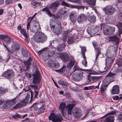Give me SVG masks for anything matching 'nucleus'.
Masks as SVG:
<instances>
[{
    "instance_id": "51",
    "label": "nucleus",
    "mask_w": 122,
    "mask_h": 122,
    "mask_svg": "<svg viewBox=\"0 0 122 122\" xmlns=\"http://www.w3.org/2000/svg\"><path fill=\"white\" fill-rule=\"evenodd\" d=\"M0 89L2 92V94H3L5 93L8 92V88H5L4 87H1L0 88Z\"/></svg>"
},
{
    "instance_id": "20",
    "label": "nucleus",
    "mask_w": 122,
    "mask_h": 122,
    "mask_svg": "<svg viewBox=\"0 0 122 122\" xmlns=\"http://www.w3.org/2000/svg\"><path fill=\"white\" fill-rule=\"evenodd\" d=\"M86 19V17L83 14H81L78 18L77 21L79 23H82Z\"/></svg>"
},
{
    "instance_id": "10",
    "label": "nucleus",
    "mask_w": 122,
    "mask_h": 122,
    "mask_svg": "<svg viewBox=\"0 0 122 122\" xmlns=\"http://www.w3.org/2000/svg\"><path fill=\"white\" fill-rule=\"evenodd\" d=\"M17 97L11 100H6L5 101L4 104L5 107L8 108L11 106L14 105L16 102V99Z\"/></svg>"
},
{
    "instance_id": "21",
    "label": "nucleus",
    "mask_w": 122,
    "mask_h": 122,
    "mask_svg": "<svg viewBox=\"0 0 122 122\" xmlns=\"http://www.w3.org/2000/svg\"><path fill=\"white\" fill-rule=\"evenodd\" d=\"M119 86L117 85L114 86H113L111 93L113 94H118L119 93Z\"/></svg>"
},
{
    "instance_id": "53",
    "label": "nucleus",
    "mask_w": 122,
    "mask_h": 122,
    "mask_svg": "<svg viewBox=\"0 0 122 122\" xmlns=\"http://www.w3.org/2000/svg\"><path fill=\"white\" fill-rule=\"evenodd\" d=\"M30 86L32 89H33L34 90H37L38 88V86L36 85H30Z\"/></svg>"
},
{
    "instance_id": "11",
    "label": "nucleus",
    "mask_w": 122,
    "mask_h": 122,
    "mask_svg": "<svg viewBox=\"0 0 122 122\" xmlns=\"http://www.w3.org/2000/svg\"><path fill=\"white\" fill-rule=\"evenodd\" d=\"M109 41L112 42L115 45L118 46L120 41V38L117 36L114 35L109 37Z\"/></svg>"
},
{
    "instance_id": "46",
    "label": "nucleus",
    "mask_w": 122,
    "mask_h": 122,
    "mask_svg": "<svg viewBox=\"0 0 122 122\" xmlns=\"http://www.w3.org/2000/svg\"><path fill=\"white\" fill-rule=\"evenodd\" d=\"M48 63L51 67L54 68L55 62L52 61H50L48 62Z\"/></svg>"
},
{
    "instance_id": "45",
    "label": "nucleus",
    "mask_w": 122,
    "mask_h": 122,
    "mask_svg": "<svg viewBox=\"0 0 122 122\" xmlns=\"http://www.w3.org/2000/svg\"><path fill=\"white\" fill-rule=\"evenodd\" d=\"M31 4L33 5L36 6H40L41 5V2H38L36 1H32L31 2Z\"/></svg>"
},
{
    "instance_id": "64",
    "label": "nucleus",
    "mask_w": 122,
    "mask_h": 122,
    "mask_svg": "<svg viewBox=\"0 0 122 122\" xmlns=\"http://www.w3.org/2000/svg\"><path fill=\"white\" fill-rule=\"evenodd\" d=\"M13 1V0H6L5 3L7 5L10 4L12 3Z\"/></svg>"
},
{
    "instance_id": "58",
    "label": "nucleus",
    "mask_w": 122,
    "mask_h": 122,
    "mask_svg": "<svg viewBox=\"0 0 122 122\" xmlns=\"http://www.w3.org/2000/svg\"><path fill=\"white\" fill-rule=\"evenodd\" d=\"M56 26H57V27H58L62 28L61 25V23L59 21H57L56 22L55 27H56Z\"/></svg>"
},
{
    "instance_id": "22",
    "label": "nucleus",
    "mask_w": 122,
    "mask_h": 122,
    "mask_svg": "<svg viewBox=\"0 0 122 122\" xmlns=\"http://www.w3.org/2000/svg\"><path fill=\"white\" fill-rule=\"evenodd\" d=\"M94 28V26L92 25L89 27L87 29V31L88 33L90 35H93L94 34V30L93 29Z\"/></svg>"
},
{
    "instance_id": "9",
    "label": "nucleus",
    "mask_w": 122,
    "mask_h": 122,
    "mask_svg": "<svg viewBox=\"0 0 122 122\" xmlns=\"http://www.w3.org/2000/svg\"><path fill=\"white\" fill-rule=\"evenodd\" d=\"M58 57L61 59L63 61L66 62L70 61L69 56L66 52H63L58 54Z\"/></svg>"
},
{
    "instance_id": "31",
    "label": "nucleus",
    "mask_w": 122,
    "mask_h": 122,
    "mask_svg": "<svg viewBox=\"0 0 122 122\" xmlns=\"http://www.w3.org/2000/svg\"><path fill=\"white\" fill-rule=\"evenodd\" d=\"M22 53L25 56H28L30 54H28L27 50L25 47H23L22 50Z\"/></svg>"
},
{
    "instance_id": "7",
    "label": "nucleus",
    "mask_w": 122,
    "mask_h": 122,
    "mask_svg": "<svg viewBox=\"0 0 122 122\" xmlns=\"http://www.w3.org/2000/svg\"><path fill=\"white\" fill-rule=\"evenodd\" d=\"M115 75L114 73L110 72L106 76V78L103 80V82L109 84L114 81L113 77Z\"/></svg>"
},
{
    "instance_id": "32",
    "label": "nucleus",
    "mask_w": 122,
    "mask_h": 122,
    "mask_svg": "<svg viewBox=\"0 0 122 122\" xmlns=\"http://www.w3.org/2000/svg\"><path fill=\"white\" fill-rule=\"evenodd\" d=\"M73 71L75 72L76 70H86L88 71L91 72V70L90 69L85 70L84 69H82L79 67L77 66L76 65H75L73 67Z\"/></svg>"
},
{
    "instance_id": "43",
    "label": "nucleus",
    "mask_w": 122,
    "mask_h": 122,
    "mask_svg": "<svg viewBox=\"0 0 122 122\" xmlns=\"http://www.w3.org/2000/svg\"><path fill=\"white\" fill-rule=\"evenodd\" d=\"M70 89L74 91H77V89L76 87V85L74 84H72L70 86Z\"/></svg>"
},
{
    "instance_id": "15",
    "label": "nucleus",
    "mask_w": 122,
    "mask_h": 122,
    "mask_svg": "<svg viewBox=\"0 0 122 122\" xmlns=\"http://www.w3.org/2000/svg\"><path fill=\"white\" fill-rule=\"evenodd\" d=\"M73 113L74 116L77 118H80L81 115V110L79 108H75L73 110Z\"/></svg>"
},
{
    "instance_id": "3",
    "label": "nucleus",
    "mask_w": 122,
    "mask_h": 122,
    "mask_svg": "<svg viewBox=\"0 0 122 122\" xmlns=\"http://www.w3.org/2000/svg\"><path fill=\"white\" fill-rule=\"evenodd\" d=\"M75 63V60L74 59L71 57L70 60V62L68 63L67 67L65 66L62 67L60 69L58 70V71L60 72H62L65 74H67L68 73V68H70L72 67L74 65Z\"/></svg>"
},
{
    "instance_id": "29",
    "label": "nucleus",
    "mask_w": 122,
    "mask_h": 122,
    "mask_svg": "<svg viewBox=\"0 0 122 122\" xmlns=\"http://www.w3.org/2000/svg\"><path fill=\"white\" fill-rule=\"evenodd\" d=\"M65 46L64 43H62L61 45H59L57 47V49L59 52H61L64 50Z\"/></svg>"
},
{
    "instance_id": "63",
    "label": "nucleus",
    "mask_w": 122,
    "mask_h": 122,
    "mask_svg": "<svg viewBox=\"0 0 122 122\" xmlns=\"http://www.w3.org/2000/svg\"><path fill=\"white\" fill-rule=\"evenodd\" d=\"M7 36H5L3 35H0V39L3 40L4 41L5 38H6Z\"/></svg>"
},
{
    "instance_id": "16",
    "label": "nucleus",
    "mask_w": 122,
    "mask_h": 122,
    "mask_svg": "<svg viewBox=\"0 0 122 122\" xmlns=\"http://www.w3.org/2000/svg\"><path fill=\"white\" fill-rule=\"evenodd\" d=\"M20 49V45L17 43H15L11 46V50H10L9 52L10 54L13 53L14 52L19 50Z\"/></svg>"
},
{
    "instance_id": "26",
    "label": "nucleus",
    "mask_w": 122,
    "mask_h": 122,
    "mask_svg": "<svg viewBox=\"0 0 122 122\" xmlns=\"http://www.w3.org/2000/svg\"><path fill=\"white\" fill-rule=\"evenodd\" d=\"M88 4L94 6L95 5L96 0H84Z\"/></svg>"
},
{
    "instance_id": "47",
    "label": "nucleus",
    "mask_w": 122,
    "mask_h": 122,
    "mask_svg": "<svg viewBox=\"0 0 122 122\" xmlns=\"http://www.w3.org/2000/svg\"><path fill=\"white\" fill-rule=\"evenodd\" d=\"M20 32L25 37L27 36V34L26 30L24 29H22L20 30Z\"/></svg>"
},
{
    "instance_id": "1",
    "label": "nucleus",
    "mask_w": 122,
    "mask_h": 122,
    "mask_svg": "<svg viewBox=\"0 0 122 122\" xmlns=\"http://www.w3.org/2000/svg\"><path fill=\"white\" fill-rule=\"evenodd\" d=\"M34 40L38 43H43L47 40V37L41 32H36L33 36Z\"/></svg>"
},
{
    "instance_id": "25",
    "label": "nucleus",
    "mask_w": 122,
    "mask_h": 122,
    "mask_svg": "<svg viewBox=\"0 0 122 122\" xmlns=\"http://www.w3.org/2000/svg\"><path fill=\"white\" fill-rule=\"evenodd\" d=\"M96 18V17L93 15L92 16L89 15L88 17V21L90 23H94L95 22Z\"/></svg>"
},
{
    "instance_id": "24",
    "label": "nucleus",
    "mask_w": 122,
    "mask_h": 122,
    "mask_svg": "<svg viewBox=\"0 0 122 122\" xmlns=\"http://www.w3.org/2000/svg\"><path fill=\"white\" fill-rule=\"evenodd\" d=\"M103 83L104 84H103L102 85L101 87V91L102 93H104V92L107 88L108 85L109 84H108L107 83Z\"/></svg>"
},
{
    "instance_id": "38",
    "label": "nucleus",
    "mask_w": 122,
    "mask_h": 122,
    "mask_svg": "<svg viewBox=\"0 0 122 122\" xmlns=\"http://www.w3.org/2000/svg\"><path fill=\"white\" fill-rule=\"evenodd\" d=\"M32 61V58L31 57H29L28 60L25 62V64L27 66H29L30 65L31 63V61Z\"/></svg>"
},
{
    "instance_id": "14",
    "label": "nucleus",
    "mask_w": 122,
    "mask_h": 122,
    "mask_svg": "<svg viewBox=\"0 0 122 122\" xmlns=\"http://www.w3.org/2000/svg\"><path fill=\"white\" fill-rule=\"evenodd\" d=\"M50 27L51 29L56 35H58L61 33L62 28L58 27L56 26L55 27L53 25H50Z\"/></svg>"
},
{
    "instance_id": "17",
    "label": "nucleus",
    "mask_w": 122,
    "mask_h": 122,
    "mask_svg": "<svg viewBox=\"0 0 122 122\" xmlns=\"http://www.w3.org/2000/svg\"><path fill=\"white\" fill-rule=\"evenodd\" d=\"M83 77V73L82 72L76 73L74 74L73 76V78L74 80L77 81L81 80Z\"/></svg>"
},
{
    "instance_id": "40",
    "label": "nucleus",
    "mask_w": 122,
    "mask_h": 122,
    "mask_svg": "<svg viewBox=\"0 0 122 122\" xmlns=\"http://www.w3.org/2000/svg\"><path fill=\"white\" fill-rule=\"evenodd\" d=\"M59 84L64 86H66L68 85V83L62 80H60L58 81Z\"/></svg>"
},
{
    "instance_id": "48",
    "label": "nucleus",
    "mask_w": 122,
    "mask_h": 122,
    "mask_svg": "<svg viewBox=\"0 0 122 122\" xmlns=\"http://www.w3.org/2000/svg\"><path fill=\"white\" fill-rule=\"evenodd\" d=\"M94 30V34L95 33L98 32L100 30V28L99 26H96V27L94 26V28L93 29Z\"/></svg>"
},
{
    "instance_id": "52",
    "label": "nucleus",
    "mask_w": 122,
    "mask_h": 122,
    "mask_svg": "<svg viewBox=\"0 0 122 122\" xmlns=\"http://www.w3.org/2000/svg\"><path fill=\"white\" fill-rule=\"evenodd\" d=\"M65 13V10L63 9H60L58 11L59 15H61L64 14Z\"/></svg>"
},
{
    "instance_id": "60",
    "label": "nucleus",
    "mask_w": 122,
    "mask_h": 122,
    "mask_svg": "<svg viewBox=\"0 0 122 122\" xmlns=\"http://www.w3.org/2000/svg\"><path fill=\"white\" fill-rule=\"evenodd\" d=\"M78 95L79 97V98L81 100H84V97L80 93H78Z\"/></svg>"
},
{
    "instance_id": "57",
    "label": "nucleus",
    "mask_w": 122,
    "mask_h": 122,
    "mask_svg": "<svg viewBox=\"0 0 122 122\" xmlns=\"http://www.w3.org/2000/svg\"><path fill=\"white\" fill-rule=\"evenodd\" d=\"M61 4L62 5H64L68 7H70V5H69L68 3L64 1H62L61 3Z\"/></svg>"
},
{
    "instance_id": "18",
    "label": "nucleus",
    "mask_w": 122,
    "mask_h": 122,
    "mask_svg": "<svg viewBox=\"0 0 122 122\" xmlns=\"http://www.w3.org/2000/svg\"><path fill=\"white\" fill-rule=\"evenodd\" d=\"M66 104L65 102H63L61 103L59 105V110L61 111L62 115L64 116L65 114V109L66 108Z\"/></svg>"
},
{
    "instance_id": "27",
    "label": "nucleus",
    "mask_w": 122,
    "mask_h": 122,
    "mask_svg": "<svg viewBox=\"0 0 122 122\" xmlns=\"http://www.w3.org/2000/svg\"><path fill=\"white\" fill-rule=\"evenodd\" d=\"M114 117L113 116H110L107 117L104 120V122H113Z\"/></svg>"
},
{
    "instance_id": "6",
    "label": "nucleus",
    "mask_w": 122,
    "mask_h": 122,
    "mask_svg": "<svg viewBox=\"0 0 122 122\" xmlns=\"http://www.w3.org/2000/svg\"><path fill=\"white\" fill-rule=\"evenodd\" d=\"M3 76L10 80H12L15 77V73L12 70H8L3 74Z\"/></svg>"
},
{
    "instance_id": "36",
    "label": "nucleus",
    "mask_w": 122,
    "mask_h": 122,
    "mask_svg": "<svg viewBox=\"0 0 122 122\" xmlns=\"http://www.w3.org/2000/svg\"><path fill=\"white\" fill-rule=\"evenodd\" d=\"M12 40L11 38L7 36L6 38H5L4 41L6 44H9L11 42Z\"/></svg>"
},
{
    "instance_id": "8",
    "label": "nucleus",
    "mask_w": 122,
    "mask_h": 122,
    "mask_svg": "<svg viewBox=\"0 0 122 122\" xmlns=\"http://www.w3.org/2000/svg\"><path fill=\"white\" fill-rule=\"evenodd\" d=\"M33 80L32 82L35 84H39L40 82L41 78L40 75L38 71H36V73L32 75Z\"/></svg>"
},
{
    "instance_id": "4",
    "label": "nucleus",
    "mask_w": 122,
    "mask_h": 122,
    "mask_svg": "<svg viewBox=\"0 0 122 122\" xmlns=\"http://www.w3.org/2000/svg\"><path fill=\"white\" fill-rule=\"evenodd\" d=\"M103 10L105 14L108 15H112L116 10V9L112 6L109 5L107 6L104 8Z\"/></svg>"
},
{
    "instance_id": "2",
    "label": "nucleus",
    "mask_w": 122,
    "mask_h": 122,
    "mask_svg": "<svg viewBox=\"0 0 122 122\" xmlns=\"http://www.w3.org/2000/svg\"><path fill=\"white\" fill-rule=\"evenodd\" d=\"M101 28L103 29V32L105 35H112L115 30L114 27L106 25L104 23L101 25Z\"/></svg>"
},
{
    "instance_id": "39",
    "label": "nucleus",
    "mask_w": 122,
    "mask_h": 122,
    "mask_svg": "<svg viewBox=\"0 0 122 122\" xmlns=\"http://www.w3.org/2000/svg\"><path fill=\"white\" fill-rule=\"evenodd\" d=\"M32 61V58L31 57H29L28 60L25 62V64L27 66H29L30 65L31 63V61Z\"/></svg>"
},
{
    "instance_id": "23",
    "label": "nucleus",
    "mask_w": 122,
    "mask_h": 122,
    "mask_svg": "<svg viewBox=\"0 0 122 122\" xmlns=\"http://www.w3.org/2000/svg\"><path fill=\"white\" fill-rule=\"evenodd\" d=\"M46 108V106L45 104H42L41 106L39 108L37 112L38 114L43 113Z\"/></svg>"
},
{
    "instance_id": "62",
    "label": "nucleus",
    "mask_w": 122,
    "mask_h": 122,
    "mask_svg": "<svg viewBox=\"0 0 122 122\" xmlns=\"http://www.w3.org/2000/svg\"><path fill=\"white\" fill-rule=\"evenodd\" d=\"M60 67L59 63L57 62L55 63V68H58Z\"/></svg>"
},
{
    "instance_id": "59",
    "label": "nucleus",
    "mask_w": 122,
    "mask_h": 122,
    "mask_svg": "<svg viewBox=\"0 0 122 122\" xmlns=\"http://www.w3.org/2000/svg\"><path fill=\"white\" fill-rule=\"evenodd\" d=\"M71 21L72 22H74L76 21V18L75 16L70 17Z\"/></svg>"
},
{
    "instance_id": "28",
    "label": "nucleus",
    "mask_w": 122,
    "mask_h": 122,
    "mask_svg": "<svg viewBox=\"0 0 122 122\" xmlns=\"http://www.w3.org/2000/svg\"><path fill=\"white\" fill-rule=\"evenodd\" d=\"M95 50L96 52V57L95 58L96 60H97V58L101 53V48L100 47H97L95 48Z\"/></svg>"
},
{
    "instance_id": "41",
    "label": "nucleus",
    "mask_w": 122,
    "mask_h": 122,
    "mask_svg": "<svg viewBox=\"0 0 122 122\" xmlns=\"http://www.w3.org/2000/svg\"><path fill=\"white\" fill-rule=\"evenodd\" d=\"M42 11H45L47 13L48 15L50 17L52 16V14L50 12L49 10H48L47 8H44L42 9Z\"/></svg>"
},
{
    "instance_id": "44",
    "label": "nucleus",
    "mask_w": 122,
    "mask_h": 122,
    "mask_svg": "<svg viewBox=\"0 0 122 122\" xmlns=\"http://www.w3.org/2000/svg\"><path fill=\"white\" fill-rule=\"evenodd\" d=\"M116 113V111H113L109 113H108L107 114H106L102 118H103L104 117H105L108 116L110 115H113L114 114H115Z\"/></svg>"
},
{
    "instance_id": "5",
    "label": "nucleus",
    "mask_w": 122,
    "mask_h": 122,
    "mask_svg": "<svg viewBox=\"0 0 122 122\" xmlns=\"http://www.w3.org/2000/svg\"><path fill=\"white\" fill-rule=\"evenodd\" d=\"M49 119L53 122H61L63 119L61 115L59 114L56 115L54 113L51 114L49 117Z\"/></svg>"
},
{
    "instance_id": "56",
    "label": "nucleus",
    "mask_w": 122,
    "mask_h": 122,
    "mask_svg": "<svg viewBox=\"0 0 122 122\" xmlns=\"http://www.w3.org/2000/svg\"><path fill=\"white\" fill-rule=\"evenodd\" d=\"M37 103H34L33 104L31 107H33V108L35 111H37L38 109V108L36 106Z\"/></svg>"
},
{
    "instance_id": "33",
    "label": "nucleus",
    "mask_w": 122,
    "mask_h": 122,
    "mask_svg": "<svg viewBox=\"0 0 122 122\" xmlns=\"http://www.w3.org/2000/svg\"><path fill=\"white\" fill-rule=\"evenodd\" d=\"M116 26L119 29L120 34H122V23L119 22L117 24Z\"/></svg>"
},
{
    "instance_id": "30",
    "label": "nucleus",
    "mask_w": 122,
    "mask_h": 122,
    "mask_svg": "<svg viewBox=\"0 0 122 122\" xmlns=\"http://www.w3.org/2000/svg\"><path fill=\"white\" fill-rule=\"evenodd\" d=\"M59 5V2L58 1H56L52 3L49 6L50 8H53L54 7H57Z\"/></svg>"
},
{
    "instance_id": "12",
    "label": "nucleus",
    "mask_w": 122,
    "mask_h": 122,
    "mask_svg": "<svg viewBox=\"0 0 122 122\" xmlns=\"http://www.w3.org/2000/svg\"><path fill=\"white\" fill-rule=\"evenodd\" d=\"M29 99L27 98H26L24 100L21 101L20 103L17 104L15 105L13 107L15 108H19L25 106L28 102Z\"/></svg>"
},
{
    "instance_id": "34",
    "label": "nucleus",
    "mask_w": 122,
    "mask_h": 122,
    "mask_svg": "<svg viewBox=\"0 0 122 122\" xmlns=\"http://www.w3.org/2000/svg\"><path fill=\"white\" fill-rule=\"evenodd\" d=\"M112 59L110 58H107L106 59V65L109 66L112 63Z\"/></svg>"
},
{
    "instance_id": "19",
    "label": "nucleus",
    "mask_w": 122,
    "mask_h": 122,
    "mask_svg": "<svg viewBox=\"0 0 122 122\" xmlns=\"http://www.w3.org/2000/svg\"><path fill=\"white\" fill-rule=\"evenodd\" d=\"M30 29L31 31L36 32H38V30H40V27L39 24L37 23L32 28L31 27L30 28Z\"/></svg>"
},
{
    "instance_id": "42",
    "label": "nucleus",
    "mask_w": 122,
    "mask_h": 122,
    "mask_svg": "<svg viewBox=\"0 0 122 122\" xmlns=\"http://www.w3.org/2000/svg\"><path fill=\"white\" fill-rule=\"evenodd\" d=\"M74 39L73 38V36L69 37L68 38L67 41L68 43L69 44L73 43L74 42Z\"/></svg>"
},
{
    "instance_id": "54",
    "label": "nucleus",
    "mask_w": 122,
    "mask_h": 122,
    "mask_svg": "<svg viewBox=\"0 0 122 122\" xmlns=\"http://www.w3.org/2000/svg\"><path fill=\"white\" fill-rule=\"evenodd\" d=\"M34 98H37V97L39 95V92L36 90L34 91Z\"/></svg>"
},
{
    "instance_id": "50",
    "label": "nucleus",
    "mask_w": 122,
    "mask_h": 122,
    "mask_svg": "<svg viewBox=\"0 0 122 122\" xmlns=\"http://www.w3.org/2000/svg\"><path fill=\"white\" fill-rule=\"evenodd\" d=\"M117 119L119 122H122V112L120 113L118 115Z\"/></svg>"
},
{
    "instance_id": "35",
    "label": "nucleus",
    "mask_w": 122,
    "mask_h": 122,
    "mask_svg": "<svg viewBox=\"0 0 122 122\" xmlns=\"http://www.w3.org/2000/svg\"><path fill=\"white\" fill-rule=\"evenodd\" d=\"M71 7L72 8H76L78 9H84L85 8V7L82 6V5L76 6L71 5Z\"/></svg>"
},
{
    "instance_id": "49",
    "label": "nucleus",
    "mask_w": 122,
    "mask_h": 122,
    "mask_svg": "<svg viewBox=\"0 0 122 122\" xmlns=\"http://www.w3.org/2000/svg\"><path fill=\"white\" fill-rule=\"evenodd\" d=\"M47 53L48 54V57H50L53 56L55 54V52L53 51H48Z\"/></svg>"
},
{
    "instance_id": "13",
    "label": "nucleus",
    "mask_w": 122,
    "mask_h": 122,
    "mask_svg": "<svg viewBox=\"0 0 122 122\" xmlns=\"http://www.w3.org/2000/svg\"><path fill=\"white\" fill-rule=\"evenodd\" d=\"M76 103L75 101L74 103L71 104H67L66 106V108L67 110L68 114L71 115L73 107L75 106Z\"/></svg>"
},
{
    "instance_id": "37",
    "label": "nucleus",
    "mask_w": 122,
    "mask_h": 122,
    "mask_svg": "<svg viewBox=\"0 0 122 122\" xmlns=\"http://www.w3.org/2000/svg\"><path fill=\"white\" fill-rule=\"evenodd\" d=\"M82 56L83 58V60L82 61V63L84 66L86 67L87 62L86 59V57L85 56L84 53H82Z\"/></svg>"
},
{
    "instance_id": "61",
    "label": "nucleus",
    "mask_w": 122,
    "mask_h": 122,
    "mask_svg": "<svg viewBox=\"0 0 122 122\" xmlns=\"http://www.w3.org/2000/svg\"><path fill=\"white\" fill-rule=\"evenodd\" d=\"M118 65L119 67L122 66V59H120L119 60L118 64Z\"/></svg>"
},
{
    "instance_id": "55",
    "label": "nucleus",
    "mask_w": 122,
    "mask_h": 122,
    "mask_svg": "<svg viewBox=\"0 0 122 122\" xmlns=\"http://www.w3.org/2000/svg\"><path fill=\"white\" fill-rule=\"evenodd\" d=\"M90 77H91V79L94 81L97 80L99 78V77L96 76H90Z\"/></svg>"
}]
</instances>
